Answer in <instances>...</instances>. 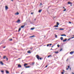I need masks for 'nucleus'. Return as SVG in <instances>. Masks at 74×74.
Here are the masks:
<instances>
[{
    "instance_id": "f257e3e1",
    "label": "nucleus",
    "mask_w": 74,
    "mask_h": 74,
    "mask_svg": "<svg viewBox=\"0 0 74 74\" xmlns=\"http://www.w3.org/2000/svg\"><path fill=\"white\" fill-rule=\"evenodd\" d=\"M36 58H37L38 60H39V59H40V60H42V58H40V56L38 55H36Z\"/></svg>"
},
{
    "instance_id": "f03ea898",
    "label": "nucleus",
    "mask_w": 74,
    "mask_h": 74,
    "mask_svg": "<svg viewBox=\"0 0 74 74\" xmlns=\"http://www.w3.org/2000/svg\"><path fill=\"white\" fill-rule=\"evenodd\" d=\"M21 22V20L19 19H18L16 21V23H19Z\"/></svg>"
},
{
    "instance_id": "7ed1b4c3",
    "label": "nucleus",
    "mask_w": 74,
    "mask_h": 74,
    "mask_svg": "<svg viewBox=\"0 0 74 74\" xmlns=\"http://www.w3.org/2000/svg\"><path fill=\"white\" fill-rule=\"evenodd\" d=\"M8 9V7L7 6H5V10H7Z\"/></svg>"
},
{
    "instance_id": "20e7f679",
    "label": "nucleus",
    "mask_w": 74,
    "mask_h": 74,
    "mask_svg": "<svg viewBox=\"0 0 74 74\" xmlns=\"http://www.w3.org/2000/svg\"><path fill=\"white\" fill-rule=\"evenodd\" d=\"M74 53V51H71L70 52V54H71V55H73V54Z\"/></svg>"
},
{
    "instance_id": "39448f33",
    "label": "nucleus",
    "mask_w": 74,
    "mask_h": 74,
    "mask_svg": "<svg viewBox=\"0 0 74 74\" xmlns=\"http://www.w3.org/2000/svg\"><path fill=\"white\" fill-rule=\"evenodd\" d=\"M0 63L1 65H4V63H3V62L1 61L0 62Z\"/></svg>"
},
{
    "instance_id": "423d86ee",
    "label": "nucleus",
    "mask_w": 74,
    "mask_h": 74,
    "mask_svg": "<svg viewBox=\"0 0 74 74\" xmlns=\"http://www.w3.org/2000/svg\"><path fill=\"white\" fill-rule=\"evenodd\" d=\"M15 15H19V12H17V13L15 14Z\"/></svg>"
},
{
    "instance_id": "0eeeda50",
    "label": "nucleus",
    "mask_w": 74,
    "mask_h": 74,
    "mask_svg": "<svg viewBox=\"0 0 74 74\" xmlns=\"http://www.w3.org/2000/svg\"><path fill=\"white\" fill-rule=\"evenodd\" d=\"M27 53H31V51H30L29 50L27 52Z\"/></svg>"
},
{
    "instance_id": "6e6552de",
    "label": "nucleus",
    "mask_w": 74,
    "mask_h": 74,
    "mask_svg": "<svg viewBox=\"0 0 74 74\" xmlns=\"http://www.w3.org/2000/svg\"><path fill=\"white\" fill-rule=\"evenodd\" d=\"M18 67H22V66L20 64H18Z\"/></svg>"
},
{
    "instance_id": "1a4fd4ad",
    "label": "nucleus",
    "mask_w": 74,
    "mask_h": 74,
    "mask_svg": "<svg viewBox=\"0 0 74 74\" xmlns=\"http://www.w3.org/2000/svg\"><path fill=\"white\" fill-rule=\"evenodd\" d=\"M61 36H65V37L66 36V34H62L61 35Z\"/></svg>"
},
{
    "instance_id": "9d476101",
    "label": "nucleus",
    "mask_w": 74,
    "mask_h": 74,
    "mask_svg": "<svg viewBox=\"0 0 74 74\" xmlns=\"http://www.w3.org/2000/svg\"><path fill=\"white\" fill-rule=\"evenodd\" d=\"M6 74H8V73H9V72L8 71L6 70Z\"/></svg>"
},
{
    "instance_id": "9b49d317",
    "label": "nucleus",
    "mask_w": 74,
    "mask_h": 74,
    "mask_svg": "<svg viewBox=\"0 0 74 74\" xmlns=\"http://www.w3.org/2000/svg\"><path fill=\"white\" fill-rule=\"evenodd\" d=\"M35 36L33 35L32 36H30L29 37H30V38H33V37H35Z\"/></svg>"
},
{
    "instance_id": "f8f14e48",
    "label": "nucleus",
    "mask_w": 74,
    "mask_h": 74,
    "mask_svg": "<svg viewBox=\"0 0 74 74\" xmlns=\"http://www.w3.org/2000/svg\"><path fill=\"white\" fill-rule=\"evenodd\" d=\"M68 3L69 4H72V3L70 2H68Z\"/></svg>"
},
{
    "instance_id": "ddd939ff",
    "label": "nucleus",
    "mask_w": 74,
    "mask_h": 74,
    "mask_svg": "<svg viewBox=\"0 0 74 74\" xmlns=\"http://www.w3.org/2000/svg\"><path fill=\"white\" fill-rule=\"evenodd\" d=\"M24 26H25V25H22L21 26V28H23V27H24Z\"/></svg>"
},
{
    "instance_id": "4468645a",
    "label": "nucleus",
    "mask_w": 74,
    "mask_h": 74,
    "mask_svg": "<svg viewBox=\"0 0 74 74\" xmlns=\"http://www.w3.org/2000/svg\"><path fill=\"white\" fill-rule=\"evenodd\" d=\"M66 41H67V39H65V40H63V42H65Z\"/></svg>"
},
{
    "instance_id": "2eb2a0df",
    "label": "nucleus",
    "mask_w": 74,
    "mask_h": 74,
    "mask_svg": "<svg viewBox=\"0 0 74 74\" xmlns=\"http://www.w3.org/2000/svg\"><path fill=\"white\" fill-rule=\"evenodd\" d=\"M60 39L61 40H63V37H61Z\"/></svg>"
},
{
    "instance_id": "dca6fc26",
    "label": "nucleus",
    "mask_w": 74,
    "mask_h": 74,
    "mask_svg": "<svg viewBox=\"0 0 74 74\" xmlns=\"http://www.w3.org/2000/svg\"><path fill=\"white\" fill-rule=\"evenodd\" d=\"M51 57H52V56L51 55H49V56H48L47 58H49L50 57H51Z\"/></svg>"
},
{
    "instance_id": "f3484780",
    "label": "nucleus",
    "mask_w": 74,
    "mask_h": 74,
    "mask_svg": "<svg viewBox=\"0 0 74 74\" xmlns=\"http://www.w3.org/2000/svg\"><path fill=\"white\" fill-rule=\"evenodd\" d=\"M68 68H67L66 69V70H69V68H70V66H68Z\"/></svg>"
},
{
    "instance_id": "a211bd4d",
    "label": "nucleus",
    "mask_w": 74,
    "mask_h": 74,
    "mask_svg": "<svg viewBox=\"0 0 74 74\" xmlns=\"http://www.w3.org/2000/svg\"><path fill=\"white\" fill-rule=\"evenodd\" d=\"M41 11H42V10H39V12L40 13V12H41Z\"/></svg>"
},
{
    "instance_id": "6ab92c4d",
    "label": "nucleus",
    "mask_w": 74,
    "mask_h": 74,
    "mask_svg": "<svg viewBox=\"0 0 74 74\" xmlns=\"http://www.w3.org/2000/svg\"><path fill=\"white\" fill-rule=\"evenodd\" d=\"M27 64H25L24 65V66H27Z\"/></svg>"
},
{
    "instance_id": "aec40b11",
    "label": "nucleus",
    "mask_w": 74,
    "mask_h": 74,
    "mask_svg": "<svg viewBox=\"0 0 74 74\" xmlns=\"http://www.w3.org/2000/svg\"><path fill=\"white\" fill-rule=\"evenodd\" d=\"M1 71L3 74H4V71Z\"/></svg>"
},
{
    "instance_id": "412c9836",
    "label": "nucleus",
    "mask_w": 74,
    "mask_h": 74,
    "mask_svg": "<svg viewBox=\"0 0 74 74\" xmlns=\"http://www.w3.org/2000/svg\"><path fill=\"white\" fill-rule=\"evenodd\" d=\"M59 30H64V29H62V28H61V29H60Z\"/></svg>"
},
{
    "instance_id": "4be33fe9",
    "label": "nucleus",
    "mask_w": 74,
    "mask_h": 74,
    "mask_svg": "<svg viewBox=\"0 0 74 74\" xmlns=\"http://www.w3.org/2000/svg\"><path fill=\"white\" fill-rule=\"evenodd\" d=\"M25 68H29V67H30V66H25Z\"/></svg>"
},
{
    "instance_id": "5701e85b",
    "label": "nucleus",
    "mask_w": 74,
    "mask_h": 74,
    "mask_svg": "<svg viewBox=\"0 0 74 74\" xmlns=\"http://www.w3.org/2000/svg\"><path fill=\"white\" fill-rule=\"evenodd\" d=\"M6 57L5 56H4L3 57V59H5V58H6Z\"/></svg>"
},
{
    "instance_id": "b1692460",
    "label": "nucleus",
    "mask_w": 74,
    "mask_h": 74,
    "mask_svg": "<svg viewBox=\"0 0 74 74\" xmlns=\"http://www.w3.org/2000/svg\"><path fill=\"white\" fill-rule=\"evenodd\" d=\"M59 25V23L58 22H57V25Z\"/></svg>"
},
{
    "instance_id": "393cba45",
    "label": "nucleus",
    "mask_w": 74,
    "mask_h": 74,
    "mask_svg": "<svg viewBox=\"0 0 74 74\" xmlns=\"http://www.w3.org/2000/svg\"><path fill=\"white\" fill-rule=\"evenodd\" d=\"M58 25H55L54 26V27H58Z\"/></svg>"
},
{
    "instance_id": "a878e982",
    "label": "nucleus",
    "mask_w": 74,
    "mask_h": 74,
    "mask_svg": "<svg viewBox=\"0 0 74 74\" xmlns=\"http://www.w3.org/2000/svg\"><path fill=\"white\" fill-rule=\"evenodd\" d=\"M63 49V48H62V49H60V51H62Z\"/></svg>"
},
{
    "instance_id": "bb28decb",
    "label": "nucleus",
    "mask_w": 74,
    "mask_h": 74,
    "mask_svg": "<svg viewBox=\"0 0 74 74\" xmlns=\"http://www.w3.org/2000/svg\"><path fill=\"white\" fill-rule=\"evenodd\" d=\"M34 29V28H31V30H33Z\"/></svg>"
},
{
    "instance_id": "cd10ccee",
    "label": "nucleus",
    "mask_w": 74,
    "mask_h": 74,
    "mask_svg": "<svg viewBox=\"0 0 74 74\" xmlns=\"http://www.w3.org/2000/svg\"><path fill=\"white\" fill-rule=\"evenodd\" d=\"M21 28H20L18 30V32H19V31H20V30H21Z\"/></svg>"
},
{
    "instance_id": "c85d7f7f",
    "label": "nucleus",
    "mask_w": 74,
    "mask_h": 74,
    "mask_svg": "<svg viewBox=\"0 0 74 74\" xmlns=\"http://www.w3.org/2000/svg\"><path fill=\"white\" fill-rule=\"evenodd\" d=\"M58 51H56L54 52V53H58Z\"/></svg>"
},
{
    "instance_id": "c756f323",
    "label": "nucleus",
    "mask_w": 74,
    "mask_h": 74,
    "mask_svg": "<svg viewBox=\"0 0 74 74\" xmlns=\"http://www.w3.org/2000/svg\"><path fill=\"white\" fill-rule=\"evenodd\" d=\"M72 36H73L74 37H72V38H74V35H72Z\"/></svg>"
},
{
    "instance_id": "7c9ffc66",
    "label": "nucleus",
    "mask_w": 74,
    "mask_h": 74,
    "mask_svg": "<svg viewBox=\"0 0 74 74\" xmlns=\"http://www.w3.org/2000/svg\"><path fill=\"white\" fill-rule=\"evenodd\" d=\"M55 37H56V38H57V35L55 34Z\"/></svg>"
},
{
    "instance_id": "2f4dec72",
    "label": "nucleus",
    "mask_w": 74,
    "mask_h": 74,
    "mask_svg": "<svg viewBox=\"0 0 74 74\" xmlns=\"http://www.w3.org/2000/svg\"><path fill=\"white\" fill-rule=\"evenodd\" d=\"M61 74H64V72H61Z\"/></svg>"
},
{
    "instance_id": "473e14b6",
    "label": "nucleus",
    "mask_w": 74,
    "mask_h": 74,
    "mask_svg": "<svg viewBox=\"0 0 74 74\" xmlns=\"http://www.w3.org/2000/svg\"><path fill=\"white\" fill-rule=\"evenodd\" d=\"M34 62H33L32 63V65H33H33H34Z\"/></svg>"
},
{
    "instance_id": "72a5a7b5",
    "label": "nucleus",
    "mask_w": 74,
    "mask_h": 74,
    "mask_svg": "<svg viewBox=\"0 0 74 74\" xmlns=\"http://www.w3.org/2000/svg\"><path fill=\"white\" fill-rule=\"evenodd\" d=\"M70 39H71V38H69L68 39L67 41H69L70 40Z\"/></svg>"
},
{
    "instance_id": "f704fd0d",
    "label": "nucleus",
    "mask_w": 74,
    "mask_h": 74,
    "mask_svg": "<svg viewBox=\"0 0 74 74\" xmlns=\"http://www.w3.org/2000/svg\"><path fill=\"white\" fill-rule=\"evenodd\" d=\"M58 47H59V45L58 44L57 45Z\"/></svg>"
},
{
    "instance_id": "c9c22d12",
    "label": "nucleus",
    "mask_w": 74,
    "mask_h": 74,
    "mask_svg": "<svg viewBox=\"0 0 74 74\" xmlns=\"http://www.w3.org/2000/svg\"><path fill=\"white\" fill-rule=\"evenodd\" d=\"M66 11V9H65L64 10V11Z\"/></svg>"
},
{
    "instance_id": "e433bc0d",
    "label": "nucleus",
    "mask_w": 74,
    "mask_h": 74,
    "mask_svg": "<svg viewBox=\"0 0 74 74\" xmlns=\"http://www.w3.org/2000/svg\"><path fill=\"white\" fill-rule=\"evenodd\" d=\"M49 45H49V44H48V45H47V47H48V46H49Z\"/></svg>"
},
{
    "instance_id": "4c0bfd02",
    "label": "nucleus",
    "mask_w": 74,
    "mask_h": 74,
    "mask_svg": "<svg viewBox=\"0 0 74 74\" xmlns=\"http://www.w3.org/2000/svg\"><path fill=\"white\" fill-rule=\"evenodd\" d=\"M10 41H12V39H10Z\"/></svg>"
},
{
    "instance_id": "58836bf2",
    "label": "nucleus",
    "mask_w": 74,
    "mask_h": 74,
    "mask_svg": "<svg viewBox=\"0 0 74 74\" xmlns=\"http://www.w3.org/2000/svg\"><path fill=\"white\" fill-rule=\"evenodd\" d=\"M6 59L7 60H8V58H6Z\"/></svg>"
},
{
    "instance_id": "ea45409f",
    "label": "nucleus",
    "mask_w": 74,
    "mask_h": 74,
    "mask_svg": "<svg viewBox=\"0 0 74 74\" xmlns=\"http://www.w3.org/2000/svg\"><path fill=\"white\" fill-rule=\"evenodd\" d=\"M31 14H33V13L31 12Z\"/></svg>"
},
{
    "instance_id": "a19ab883",
    "label": "nucleus",
    "mask_w": 74,
    "mask_h": 74,
    "mask_svg": "<svg viewBox=\"0 0 74 74\" xmlns=\"http://www.w3.org/2000/svg\"><path fill=\"white\" fill-rule=\"evenodd\" d=\"M49 45H50V46H51V45H52V44H49Z\"/></svg>"
},
{
    "instance_id": "79ce46f5",
    "label": "nucleus",
    "mask_w": 74,
    "mask_h": 74,
    "mask_svg": "<svg viewBox=\"0 0 74 74\" xmlns=\"http://www.w3.org/2000/svg\"><path fill=\"white\" fill-rule=\"evenodd\" d=\"M40 5H42V3H40Z\"/></svg>"
},
{
    "instance_id": "37998d69",
    "label": "nucleus",
    "mask_w": 74,
    "mask_h": 74,
    "mask_svg": "<svg viewBox=\"0 0 74 74\" xmlns=\"http://www.w3.org/2000/svg\"><path fill=\"white\" fill-rule=\"evenodd\" d=\"M47 67H48V65H46V66H45V67H46V68Z\"/></svg>"
},
{
    "instance_id": "c03bdc74",
    "label": "nucleus",
    "mask_w": 74,
    "mask_h": 74,
    "mask_svg": "<svg viewBox=\"0 0 74 74\" xmlns=\"http://www.w3.org/2000/svg\"><path fill=\"white\" fill-rule=\"evenodd\" d=\"M3 48H5V46L4 47H3Z\"/></svg>"
},
{
    "instance_id": "a18cd8bd",
    "label": "nucleus",
    "mask_w": 74,
    "mask_h": 74,
    "mask_svg": "<svg viewBox=\"0 0 74 74\" xmlns=\"http://www.w3.org/2000/svg\"><path fill=\"white\" fill-rule=\"evenodd\" d=\"M58 28H54V29H56V30H57Z\"/></svg>"
},
{
    "instance_id": "49530a36",
    "label": "nucleus",
    "mask_w": 74,
    "mask_h": 74,
    "mask_svg": "<svg viewBox=\"0 0 74 74\" xmlns=\"http://www.w3.org/2000/svg\"><path fill=\"white\" fill-rule=\"evenodd\" d=\"M69 23H71V22H69Z\"/></svg>"
},
{
    "instance_id": "de8ad7c7",
    "label": "nucleus",
    "mask_w": 74,
    "mask_h": 74,
    "mask_svg": "<svg viewBox=\"0 0 74 74\" xmlns=\"http://www.w3.org/2000/svg\"><path fill=\"white\" fill-rule=\"evenodd\" d=\"M72 74H74V73L72 72Z\"/></svg>"
},
{
    "instance_id": "09e8293b",
    "label": "nucleus",
    "mask_w": 74,
    "mask_h": 74,
    "mask_svg": "<svg viewBox=\"0 0 74 74\" xmlns=\"http://www.w3.org/2000/svg\"><path fill=\"white\" fill-rule=\"evenodd\" d=\"M23 73V72H22L21 73V74H22V73Z\"/></svg>"
},
{
    "instance_id": "8fccbe9b",
    "label": "nucleus",
    "mask_w": 74,
    "mask_h": 74,
    "mask_svg": "<svg viewBox=\"0 0 74 74\" xmlns=\"http://www.w3.org/2000/svg\"><path fill=\"white\" fill-rule=\"evenodd\" d=\"M68 60H69V59H67V60H66V61H68Z\"/></svg>"
},
{
    "instance_id": "3c124183",
    "label": "nucleus",
    "mask_w": 74,
    "mask_h": 74,
    "mask_svg": "<svg viewBox=\"0 0 74 74\" xmlns=\"http://www.w3.org/2000/svg\"><path fill=\"white\" fill-rule=\"evenodd\" d=\"M54 45H53V46H52V48H53V46H54Z\"/></svg>"
},
{
    "instance_id": "603ef678",
    "label": "nucleus",
    "mask_w": 74,
    "mask_h": 74,
    "mask_svg": "<svg viewBox=\"0 0 74 74\" xmlns=\"http://www.w3.org/2000/svg\"><path fill=\"white\" fill-rule=\"evenodd\" d=\"M63 8H64V9H65V8H64V7H63Z\"/></svg>"
},
{
    "instance_id": "864d4df0",
    "label": "nucleus",
    "mask_w": 74,
    "mask_h": 74,
    "mask_svg": "<svg viewBox=\"0 0 74 74\" xmlns=\"http://www.w3.org/2000/svg\"><path fill=\"white\" fill-rule=\"evenodd\" d=\"M62 71H64H64H64V70H62Z\"/></svg>"
},
{
    "instance_id": "5fc2aeb1",
    "label": "nucleus",
    "mask_w": 74,
    "mask_h": 74,
    "mask_svg": "<svg viewBox=\"0 0 74 74\" xmlns=\"http://www.w3.org/2000/svg\"><path fill=\"white\" fill-rule=\"evenodd\" d=\"M72 6V5H71V6Z\"/></svg>"
},
{
    "instance_id": "6e6d98bb",
    "label": "nucleus",
    "mask_w": 74,
    "mask_h": 74,
    "mask_svg": "<svg viewBox=\"0 0 74 74\" xmlns=\"http://www.w3.org/2000/svg\"><path fill=\"white\" fill-rule=\"evenodd\" d=\"M11 1H13V0H11Z\"/></svg>"
},
{
    "instance_id": "4d7b16f0",
    "label": "nucleus",
    "mask_w": 74,
    "mask_h": 74,
    "mask_svg": "<svg viewBox=\"0 0 74 74\" xmlns=\"http://www.w3.org/2000/svg\"><path fill=\"white\" fill-rule=\"evenodd\" d=\"M35 20H36V19H35Z\"/></svg>"
},
{
    "instance_id": "13d9d810",
    "label": "nucleus",
    "mask_w": 74,
    "mask_h": 74,
    "mask_svg": "<svg viewBox=\"0 0 74 74\" xmlns=\"http://www.w3.org/2000/svg\"><path fill=\"white\" fill-rule=\"evenodd\" d=\"M1 58V57H0V58Z\"/></svg>"
}]
</instances>
